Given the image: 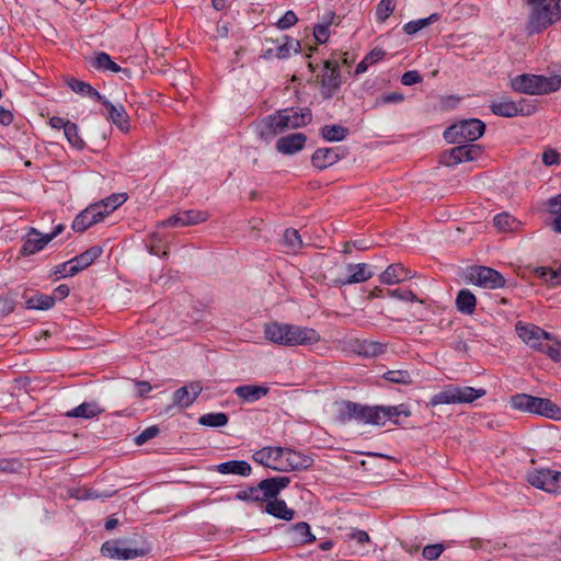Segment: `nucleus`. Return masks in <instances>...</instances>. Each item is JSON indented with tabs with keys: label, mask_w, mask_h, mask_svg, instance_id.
I'll use <instances>...</instances> for the list:
<instances>
[{
	"label": "nucleus",
	"mask_w": 561,
	"mask_h": 561,
	"mask_svg": "<svg viewBox=\"0 0 561 561\" xmlns=\"http://www.w3.org/2000/svg\"><path fill=\"white\" fill-rule=\"evenodd\" d=\"M284 244L291 251H297L302 247V240L298 230L288 228L284 231Z\"/></svg>",
	"instance_id": "obj_51"
},
{
	"label": "nucleus",
	"mask_w": 561,
	"mask_h": 561,
	"mask_svg": "<svg viewBox=\"0 0 561 561\" xmlns=\"http://www.w3.org/2000/svg\"><path fill=\"white\" fill-rule=\"evenodd\" d=\"M379 425H383L388 420H394L397 416H410L411 412L404 404L379 407Z\"/></svg>",
	"instance_id": "obj_37"
},
{
	"label": "nucleus",
	"mask_w": 561,
	"mask_h": 561,
	"mask_svg": "<svg viewBox=\"0 0 561 561\" xmlns=\"http://www.w3.org/2000/svg\"><path fill=\"white\" fill-rule=\"evenodd\" d=\"M546 209L550 214L561 211V194L550 197L546 203Z\"/></svg>",
	"instance_id": "obj_64"
},
{
	"label": "nucleus",
	"mask_w": 561,
	"mask_h": 561,
	"mask_svg": "<svg viewBox=\"0 0 561 561\" xmlns=\"http://www.w3.org/2000/svg\"><path fill=\"white\" fill-rule=\"evenodd\" d=\"M485 130V124L479 118H469L453 124L444 131V138L449 144L472 142L479 139Z\"/></svg>",
	"instance_id": "obj_7"
},
{
	"label": "nucleus",
	"mask_w": 561,
	"mask_h": 561,
	"mask_svg": "<svg viewBox=\"0 0 561 561\" xmlns=\"http://www.w3.org/2000/svg\"><path fill=\"white\" fill-rule=\"evenodd\" d=\"M512 408L518 411L537 414L553 421L561 420V408L550 399L518 393L511 399Z\"/></svg>",
	"instance_id": "obj_5"
},
{
	"label": "nucleus",
	"mask_w": 561,
	"mask_h": 561,
	"mask_svg": "<svg viewBox=\"0 0 561 561\" xmlns=\"http://www.w3.org/2000/svg\"><path fill=\"white\" fill-rule=\"evenodd\" d=\"M264 336L267 341L282 346L312 345L321 339L314 329L279 322L266 323Z\"/></svg>",
	"instance_id": "obj_1"
},
{
	"label": "nucleus",
	"mask_w": 561,
	"mask_h": 561,
	"mask_svg": "<svg viewBox=\"0 0 561 561\" xmlns=\"http://www.w3.org/2000/svg\"><path fill=\"white\" fill-rule=\"evenodd\" d=\"M322 138L327 141H342L348 135V128L341 125H324L320 129Z\"/></svg>",
	"instance_id": "obj_39"
},
{
	"label": "nucleus",
	"mask_w": 561,
	"mask_h": 561,
	"mask_svg": "<svg viewBox=\"0 0 561 561\" xmlns=\"http://www.w3.org/2000/svg\"><path fill=\"white\" fill-rule=\"evenodd\" d=\"M159 432L160 430L157 425L147 427L135 438L136 445L140 446L146 442L154 438L156 436H158Z\"/></svg>",
	"instance_id": "obj_59"
},
{
	"label": "nucleus",
	"mask_w": 561,
	"mask_h": 561,
	"mask_svg": "<svg viewBox=\"0 0 561 561\" xmlns=\"http://www.w3.org/2000/svg\"><path fill=\"white\" fill-rule=\"evenodd\" d=\"M312 121L309 107H289L268 115L261 125L260 134L263 138H272L287 129H297L307 126Z\"/></svg>",
	"instance_id": "obj_2"
},
{
	"label": "nucleus",
	"mask_w": 561,
	"mask_h": 561,
	"mask_svg": "<svg viewBox=\"0 0 561 561\" xmlns=\"http://www.w3.org/2000/svg\"><path fill=\"white\" fill-rule=\"evenodd\" d=\"M64 134L70 146L78 150H82L84 148L85 144L79 135L77 124L71 122L69 125H67L66 129L64 130Z\"/></svg>",
	"instance_id": "obj_47"
},
{
	"label": "nucleus",
	"mask_w": 561,
	"mask_h": 561,
	"mask_svg": "<svg viewBox=\"0 0 561 561\" xmlns=\"http://www.w3.org/2000/svg\"><path fill=\"white\" fill-rule=\"evenodd\" d=\"M396 0H380L376 7L377 21L383 23L394 11Z\"/></svg>",
	"instance_id": "obj_49"
},
{
	"label": "nucleus",
	"mask_w": 561,
	"mask_h": 561,
	"mask_svg": "<svg viewBox=\"0 0 561 561\" xmlns=\"http://www.w3.org/2000/svg\"><path fill=\"white\" fill-rule=\"evenodd\" d=\"M561 19V0H549L546 3L530 5L526 23L529 35L541 33Z\"/></svg>",
	"instance_id": "obj_4"
},
{
	"label": "nucleus",
	"mask_w": 561,
	"mask_h": 561,
	"mask_svg": "<svg viewBox=\"0 0 561 561\" xmlns=\"http://www.w3.org/2000/svg\"><path fill=\"white\" fill-rule=\"evenodd\" d=\"M252 459L254 462L274 471L286 472V468H283L284 447H263L252 455Z\"/></svg>",
	"instance_id": "obj_14"
},
{
	"label": "nucleus",
	"mask_w": 561,
	"mask_h": 561,
	"mask_svg": "<svg viewBox=\"0 0 561 561\" xmlns=\"http://www.w3.org/2000/svg\"><path fill=\"white\" fill-rule=\"evenodd\" d=\"M298 22V18L296 13L291 10H288L276 23L277 27L280 30H287L294 26Z\"/></svg>",
	"instance_id": "obj_60"
},
{
	"label": "nucleus",
	"mask_w": 561,
	"mask_h": 561,
	"mask_svg": "<svg viewBox=\"0 0 561 561\" xmlns=\"http://www.w3.org/2000/svg\"><path fill=\"white\" fill-rule=\"evenodd\" d=\"M266 42L275 45V58L278 59L288 58L291 51L298 54L301 49L300 42L288 36H284L283 42L279 39H266Z\"/></svg>",
	"instance_id": "obj_28"
},
{
	"label": "nucleus",
	"mask_w": 561,
	"mask_h": 561,
	"mask_svg": "<svg viewBox=\"0 0 561 561\" xmlns=\"http://www.w3.org/2000/svg\"><path fill=\"white\" fill-rule=\"evenodd\" d=\"M290 483L289 477H274L259 482L263 502L277 499L278 494Z\"/></svg>",
	"instance_id": "obj_19"
},
{
	"label": "nucleus",
	"mask_w": 561,
	"mask_h": 561,
	"mask_svg": "<svg viewBox=\"0 0 561 561\" xmlns=\"http://www.w3.org/2000/svg\"><path fill=\"white\" fill-rule=\"evenodd\" d=\"M102 254L101 247H91L83 253L75 256L76 264H80V266L85 270L89 267L100 255Z\"/></svg>",
	"instance_id": "obj_46"
},
{
	"label": "nucleus",
	"mask_w": 561,
	"mask_h": 561,
	"mask_svg": "<svg viewBox=\"0 0 561 561\" xmlns=\"http://www.w3.org/2000/svg\"><path fill=\"white\" fill-rule=\"evenodd\" d=\"M229 417L224 412H211L199 416L198 423L208 427H222L228 424Z\"/></svg>",
	"instance_id": "obj_41"
},
{
	"label": "nucleus",
	"mask_w": 561,
	"mask_h": 561,
	"mask_svg": "<svg viewBox=\"0 0 561 561\" xmlns=\"http://www.w3.org/2000/svg\"><path fill=\"white\" fill-rule=\"evenodd\" d=\"M264 512L275 518L289 522L294 519L296 512L289 508L284 500L275 499L265 504Z\"/></svg>",
	"instance_id": "obj_29"
},
{
	"label": "nucleus",
	"mask_w": 561,
	"mask_h": 561,
	"mask_svg": "<svg viewBox=\"0 0 561 561\" xmlns=\"http://www.w3.org/2000/svg\"><path fill=\"white\" fill-rule=\"evenodd\" d=\"M438 19L439 15L437 13H433L428 18L410 21L403 25V31L408 35H413L425 26H428L433 22L437 21Z\"/></svg>",
	"instance_id": "obj_45"
},
{
	"label": "nucleus",
	"mask_w": 561,
	"mask_h": 561,
	"mask_svg": "<svg viewBox=\"0 0 561 561\" xmlns=\"http://www.w3.org/2000/svg\"><path fill=\"white\" fill-rule=\"evenodd\" d=\"M445 546L443 543L427 545L423 548L422 556L430 561L436 560L444 552Z\"/></svg>",
	"instance_id": "obj_58"
},
{
	"label": "nucleus",
	"mask_w": 561,
	"mask_h": 561,
	"mask_svg": "<svg viewBox=\"0 0 561 561\" xmlns=\"http://www.w3.org/2000/svg\"><path fill=\"white\" fill-rule=\"evenodd\" d=\"M321 95L331 99L342 85V76L337 60L328 59L323 62L322 75L319 76Z\"/></svg>",
	"instance_id": "obj_11"
},
{
	"label": "nucleus",
	"mask_w": 561,
	"mask_h": 561,
	"mask_svg": "<svg viewBox=\"0 0 561 561\" xmlns=\"http://www.w3.org/2000/svg\"><path fill=\"white\" fill-rule=\"evenodd\" d=\"M515 330L518 337L537 352H539V350H543V341L553 340V335L551 333L535 324H524L522 322H517Z\"/></svg>",
	"instance_id": "obj_12"
},
{
	"label": "nucleus",
	"mask_w": 561,
	"mask_h": 561,
	"mask_svg": "<svg viewBox=\"0 0 561 561\" xmlns=\"http://www.w3.org/2000/svg\"><path fill=\"white\" fill-rule=\"evenodd\" d=\"M333 19L334 13L331 12L329 21L314 25L313 36L318 44H324L328 42L330 36L329 26L331 25Z\"/></svg>",
	"instance_id": "obj_50"
},
{
	"label": "nucleus",
	"mask_w": 561,
	"mask_h": 561,
	"mask_svg": "<svg viewBox=\"0 0 561 561\" xmlns=\"http://www.w3.org/2000/svg\"><path fill=\"white\" fill-rule=\"evenodd\" d=\"M422 81V76L416 70H409L401 77V83L404 85H413Z\"/></svg>",
	"instance_id": "obj_62"
},
{
	"label": "nucleus",
	"mask_w": 561,
	"mask_h": 561,
	"mask_svg": "<svg viewBox=\"0 0 561 561\" xmlns=\"http://www.w3.org/2000/svg\"><path fill=\"white\" fill-rule=\"evenodd\" d=\"M127 194L118 193L112 194L105 199L96 203L95 205H102V213H105V217L114 211L117 207L124 204L127 201Z\"/></svg>",
	"instance_id": "obj_44"
},
{
	"label": "nucleus",
	"mask_w": 561,
	"mask_h": 561,
	"mask_svg": "<svg viewBox=\"0 0 561 561\" xmlns=\"http://www.w3.org/2000/svg\"><path fill=\"white\" fill-rule=\"evenodd\" d=\"M104 112L102 114L111 121L121 131L129 130V116L122 104H113L111 101L104 102Z\"/></svg>",
	"instance_id": "obj_20"
},
{
	"label": "nucleus",
	"mask_w": 561,
	"mask_h": 561,
	"mask_svg": "<svg viewBox=\"0 0 561 561\" xmlns=\"http://www.w3.org/2000/svg\"><path fill=\"white\" fill-rule=\"evenodd\" d=\"M542 162L548 167L559 164L560 156L556 150L547 149L542 153Z\"/></svg>",
	"instance_id": "obj_63"
},
{
	"label": "nucleus",
	"mask_w": 561,
	"mask_h": 561,
	"mask_svg": "<svg viewBox=\"0 0 561 561\" xmlns=\"http://www.w3.org/2000/svg\"><path fill=\"white\" fill-rule=\"evenodd\" d=\"M234 499L238 501H242L245 503H261L263 502V497L261 494L259 483L256 485H251L245 489L238 491L234 495Z\"/></svg>",
	"instance_id": "obj_42"
},
{
	"label": "nucleus",
	"mask_w": 561,
	"mask_h": 561,
	"mask_svg": "<svg viewBox=\"0 0 561 561\" xmlns=\"http://www.w3.org/2000/svg\"><path fill=\"white\" fill-rule=\"evenodd\" d=\"M216 470L221 474H238L249 477L252 468L245 460H230L217 465Z\"/></svg>",
	"instance_id": "obj_31"
},
{
	"label": "nucleus",
	"mask_w": 561,
	"mask_h": 561,
	"mask_svg": "<svg viewBox=\"0 0 561 561\" xmlns=\"http://www.w3.org/2000/svg\"><path fill=\"white\" fill-rule=\"evenodd\" d=\"M104 218L105 213H102V205L92 204L76 216L72 221V229L76 232H83Z\"/></svg>",
	"instance_id": "obj_17"
},
{
	"label": "nucleus",
	"mask_w": 561,
	"mask_h": 561,
	"mask_svg": "<svg viewBox=\"0 0 561 561\" xmlns=\"http://www.w3.org/2000/svg\"><path fill=\"white\" fill-rule=\"evenodd\" d=\"M268 387L264 385H242L234 388L233 393L243 402L253 403L268 393Z\"/></svg>",
	"instance_id": "obj_27"
},
{
	"label": "nucleus",
	"mask_w": 561,
	"mask_h": 561,
	"mask_svg": "<svg viewBox=\"0 0 561 561\" xmlns=\"http://www.w3.org/2000/svg\"><path fill=\"white\" fill-rule=\"evenodd\" d=\"M414 274L402 264L389 265L379 276V280L386 285L399 284L403 280L413 278Z\"/></svg>",
	"instance_id": "obj_26"
},
{
	"label": "nucleus",
	"mask_w": 561,
	"mask_h": 561,
	"mask_svg": "<svg viewBox=\"0 0 561 561\" xmlns=\"http://www.w3.org/2000/svg\"><path fill=\"white\" fill-rule=\"evenodd\" d=\"M481 154V147L468 142L459 144L449 151L444 152L442 162L448 167L457 165L461 162L472 161Z\"/></svg>",
	"instance_id": "obj_13"
},
{
	"label": "nucleus",
	"mask_w": 561,
	"mask_h": 561,
	"mask_svg": "<svg viewBox=\"0 0 561 561\" xmlns=\"http://www.w3.org/2000/svg\"><path fill=\"white\" fill-rule=\"evenodd\" d=\"M345 270L348 275L346 277L331 278L330 286L343 287L346 285L363 283L374 276V272L369 270V266L366 263H348L345 266Z\"/></svg>",
	"instance_id": "obj_15"
},
{
	"label": "nucleus",
	"mask_w": 561,
	"mask_h": 561,
	"mask_svg": "<svg viewBox=\"0 0 561 561\" xmlns=\"http://www.w3.org/2000/svg\"><path fill=\"white\" fill-rule=\"evenodd\" d=\"M494 227L501 232H510L518 229L520 222L508 213H501L493 218Z\"/></svg>",
	"instance_id": "obj_38"
},
{
	"label": "nucleus",
	"mask_w": 561,
	"mask_h": 561,
	"mask_svg": "<svg viewBox=\"0 0 561 561\" xmlns=\"http://www.w3.org/2000/svg\"><path fill=\"white\" fill-rule=\"evenodd\" d=\"M288 531L293 536L296 545H309L316 541V536L311 533L310 526L306 522H299L291 525Z\"/></svg>",
	"instance_id": "obj_32"
},
{
	"label": "nucleus",
	"mask_w": 561,
	"mask_h": 561,
	"mask_svg": "<svg viewBox=\"0 0 561 561\" xmlns=\"http://www.w3.org/2000/svg\"><path fill=\"white\" fill-rule=\"evenodd\" d=\"M490 110L494 115L501 117H516L518 116L517 105H515V101H512L508 98H501L496 101L491 102Z\"/></svg>",
	"instance_id": "obj_34"
},
{
	"label": "nucleus",
	"mask_w": 561,
	"mask_h": 561,
	"mask_svg": "<svg viewBox=\"0 0 561 561\" xmlns=\"http://www.w3.org/2000/svg\"><path fill=\"white\" fill-rule=\"evenodd\" d=\"M208 214L203 210H184L170 216L168 219L158 222V227H187L204 222Z\"/></svg>",
	"instance_id": "obj_16"
},
{
	"label": "nucleus",
	"mask_w": 561,
	"mask_h": 561,
	"mask_svg": "<svg viewBox=\"0 0 561 561\" xmlns=\"http://www.w3.org/2000/svg\"><path fill=\"white\" fill-rule=\"evenodd\" d=\"M387 295L391 298L399 299L402 301H419L416 295L410 289H388Z\"/></svg>",
	"instance_id": "obj_57"
},
{
	"label": "nucleus",
	"mask_w": 561,
	"mask_h": 561,
	"mask_svg": "<svg viewBox=\"0 0 561 561\" xmlns=\"http://www.w3.org/2000/svg\"><path fill=\"white\" fill-rule=\"evenodd\" d=\"M404 101V95L401 92H388L382 93L375 101V107L386 105V104H398Z\"/></svg>",
	"instance_id": "obj_53"
},
{
	"label": "nucleus",
	"mask_w": 561,
	"mask_h": 561,
	"mask_svg": "<svg viewBox=\"0 0 561 561\" xmlns=\"http://www.w3.org/2000/svg\"><path fill=\"white\" fill-rule=\"evenodd\" d=\"M23 468V463L18 458H0V472L15 473Z\"/></svg>",
	"instance_id": "obj_54"
},
{
	"label": "nucleus",
	"mask_w": 561,
	"mask_h": 561,
	"mask_svg": "<svg viewBox=\"0 0 561 561\" xmlns=\"http://www.w3.org/2000/svg\"><path fill=\"white\" fill-rule=\"evenodd\" d=\"M340 148H319L314 151L311 157L312 165L319 170H324L335 162H337L341 158L344 157V152L340 153Z\"/></svg>",
	"instance_id": "obj_24"
},
{
	"label": "nucleus",
	"mask_w": 561,
	"mask_h": 561,
	"mask_svg": "<svg viewBox=\"0 0 561 561\" xmlns=\"http://www.w3.org/2000/svg\"><path fill=\"white\" fill-rule=\"evenodd\" d=\"M49 243V238L42 234L35 228H31L27 232L20 253L24 256L32 255L45 248Z\"/></svg>",
	"instance_id": "obj_25"
},
{
	"label": "nucleus",
	"mask_w": 561,
	"mask_h": 561,
	"mask_svg": "<svg viewBox=\"0 0 561 561\" xmlns=\"http://www.w3.org/2000/svg\"><path fill=\"white\" fill-rule=\"evenodd\" d=\"M466 280L486 289L503 288L506 284L505 277L496 270L483 265H473L467 268Z\"/></svg>",
	"instance_id": "obj_9"
},
{
	"label": "nucleus",
	"mask_w": 561,
	"mask_h": 561,
	"mask_svg": "<svg viewBox=\"0 0 561 561\" xmlns=\"http://www.w3.org/2000/svg\"><path fill=\"white\" fill-rule=\"evenodd\" d=\"M511 88L515 92L530 95L549 94L561 88V77L523 73L511 79Z\"/></svg>",
	"instance_id": "obj_3"
},
{
	"label": "nucleus",
	"mask_w": 561,
	"mask_h": 561,
	"mask_svg": "<svg viewBox=\"0 0 561 561\" xmlns=\"http://www.w3.org/2000/svg\"><path fill=\"white\" fill-rule=\"evenodd\" d=\"M103 409L99 407L95 402H83L75 409L65 413L67 417H76V419H93L101 414Z\"/></svg>",
	"instance_id": "obj_35"
},
{
	"label": "nucleus",
	"mask_w": 561,
	"mask_h": 561,
	"mask_svg": "<svg viewBox=\"0 0 561 561\" xmlns=\"http://www.w3.org/2000/svg\"><path fill=\"white\" fill-rule=\"evenodd\" d=\"M551 342V344L543 343V350H539V352L546 354L553 362H559L561 359V342L554 339Z\"/></svg>",
	"instance_id": "obj_55"
},
{
	"label": "nucleus",
	"mask_w": 561,
	"mask_h": 561,
	"mask_svg": "<svg viewBox=\"0 0 561 561\" xmlns=\"http://www.w3.org/2000/svg\"><path fill=\"white\" fill-rule=\"evenodd\" d=\"M527 481L539 490L561 493V471L549 468L535 469L528 473Z\"/></svg>",
	"instance_id": "obj_10"
},
{
	"label": "nucleus",
	"mask_w": 561,
	"mask_h": 561,
	"mask_svg": "<svg viewBox=\"0 0 561 561\" xmlns=\"http://www.w3.org/2000/svg\"><path fill=\"white\" fill-rule=\"evenodd\" d=\"M55 305V297H50L46 294L36 293L26 299V306L28 309L35 310H48Z\"/></svg>",
	"instance_id": "obj_40"
},
{
	"label": "nucleus",
	"mask_w": 561,
	"mask_h": 561,
	"mask_svg": "<svg viewBox=\"0 0 561 561\" xmlns=\"http://www.w3.org/2000/svg\"><path fill=\"white\" fill-rule=\"evenodd\" d=\"M477 298L467 288L460 289L456 297V308L463 314H472L476 310Z\"/></svg>",
	"instance_id": "obj_36"
},
{
	"label": "nucleus",
	"mask_w": 561,
	"mask_h": 561,
	"mask_svg": "<svg viewBox=\"0 0 561 561\" xmlns=\"http://www.w3.org/2000/svg\"><path fill=\"white\" fill-rule=\"evenodd\" d=\"M387 351V345L377 341H356L355 352L364 357H376L379 356Z\"/></svg>",
	"instance_id": "obj_33"
},
{
	"label": "nucleus",
	"mask_w": 561,
	"mask_h": 561,
	"mask_svg": "<svg viewBox=\"0 0 561 561\" xmlns=\"http://www.w3.org/2000/svg\"><path fill=\"white\" fill-rule=\"evenodd\" d=\"M148 251L152 255L160 256L162 259L168 257V251L164 248V239L163 236L159 232H152L149 236V241L147 244Z\"/></svg>",
	"instance_id": "obj_43"
},
{
	"label": "nucleus",
	"mask_w": 561,
	"mask_h": 561,
	"mask_svg": "<svg viewBox=\"0 0 561 561\" xmlns=\"http://www.w3.org/2000/svg\"><path fill=\"white\" fill-rule=\"evenodd\" d=\"M68 85L73 92L84 95H87V93L90 91L92 87L91 84L84 81H80L73 78L68 81Z\"/></svg>",
	"instance_id": "obj_61"
},
{
	"label": "nucleus",
	"mask_w": 561,
	"mask_h": 561,
	"mask_svg": "<svg viewBox=\"0 0 561 561\" xmlns=\"http://www.w3.org/2000/svg\"><path fill=\"white\" fill-rule=\"evenodd\" d=\"M312 465L313 459L309 455L296 451L291 448H284L283 468H286V472L306 470Z\"/></svg>",
	"instance_id": "obj_21"
},
{
	"label": "nucleus",
	"mask_w": 561,
	"mask_h": 561,
	"mask_svg": "<svg viewBox=\"0 0 561 561\" xmlns=\"http://www.w3.org/2000/svg\"><path fill=\"white\" fill-rule=\"evenodd\" d=\"M202 390L203 387L198 381L185 385L174 391L173 404L181 409L188 408L197 399Z\"/></svg>",
	"instance_id": "obj_22"
},
{
	"label": "nucleus",
	"mask_w": 561,
	"mask_h": 561,
	"mask_svg": "<svg viewBox=\"0 0 561 561\" xmlns=\"http://www.w3.org/2000/svg\"><path fill=\"white\" fill-rule=\"evenodd\" d=\"M517 105L518 116H530L537 112V105L535 101L520 99L515 102Z\"/></svg>",
	"instance_id": "obj_56"
},
{
	"label": "nucleus",
	"mask_w": 561,
	"mask_h": 561,
	"mask_svg": "<svg viewBox=\"0 0 561 561\" xmlns=\"http://www.w3.org/2000/svg\"><path fill=\"white\" fill-rule=\"evenodd\" d=\"M379 405L368 407L352 401H344L337 410V419L342 423L355 420L359 423L379 425Z\"/></svg>",
	"instance_id": "obj_8"
},
{
	"label": "nucleus",
	"mask_w": 561,
	"mask_h": 561,
	"mask_svg": "<svg viewBox=\"0 0 561 561\" xmlns=\"http://www.w3.org/2000/svg\"><path fill=\"white\" fill-rule=\"evenodd\" d=\"M486 391L484 389H476L472 387H460L456 385H447L442 391L431 398L430 404L435 407L439 404H458L471 403L482 398Z\"/></svg>",
	"instance_id": "obj_6"
},
{
	"label": "nucleus",
	"mask_w": 561,
	"mask_h": 561,
	"mask_svg": "<svg viewBox=\"0 0 561 561\" xmlns=\"http://www.w3.org/2000/svg\"><path fill=\"white\" fill-rule=\"evenodd\" d=\"M307 141V136L302 133H294L278 138L275 148L283 154H295L304 149Z\"/></svg>",
	"instance_id": "obj_23"
},
{
	"label": "nucleus",
	"mask_w": 561,
	"mask_h": 561,
	"mask_svg": "<svg viewBox=\"0 0 561 561\" xmlns=\"http://www.w3.org/2000/svg\"><path fill=\"white\" fill-rule=\"evenodd\" d=\"M104 557L118 560H130L146 554L144 549L122 547L118 541H105L101 547Z\"/></svg>",
	"instance_id": "obj_18"
},
{
	"label": "nucleus",
	"mask_w": 561,
	"mask_h": 561,
	"mask_svg": "<svg viewBox=\"0 0 561 561\" xmlns=\"http://www.w3.org/2000/svg\"><path fill=\"white\" fill-rule=\"evenodd\" d=\"M90 65L99 70V71H112L117 73L123 71L128 73V69H122L118 64L112 60L111 56L105 51L95 53V55L90 59Z\"/></svg>",
	"instance_id": "obj_30"
},
{
	"label": "nucleus",
	"mask_w": 561,
	"mask_h": 561,
	"mask_svg": "<svg viewBox=\"0 0 561 561\" xmlns=\"http://www.w3.org/2000/svg\"><path fill=\"white\" fill-rule=\"evenodd\" d=\"M537 272L550 286L561 285V264L557 270L551 267H540Z\"/></svg>",
	"instance_id": "obj_48"
},
{
	"label": "nucleus",
	"mask_w": 561,
	"mask_h": 561,
	"mask_svg": "<svg viewBox=\"0 0 561 561\" xmlns=\"http://www.w3.org/2000/svg\"><path fill=\"white\" fill-rule=\"evenodd\" d=\"M383 378L392 383L411 385L412 377L408 370H389L385 373Z\"/></svg>",
	"instance_id": "obj_52"
}]
</instances>
